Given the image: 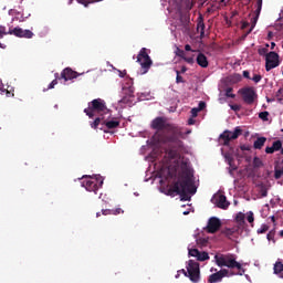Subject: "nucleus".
Masks as SVG:
<instances>
[{"label":"nucleus","mask_w":283,"mask_h":283,"mask_svg":"<svg viewBox=\"0 0 283 283\" xmlns=\"http://www.w3.org/2000/svg\"><path fill=\"white\" fill-rule=\"evenodd\" d=\"M59 80H61V77L59 76V73H55V78L49 84L46 90H54V86L59 85Z\"/></svg>","instance_id":"23"},{"label":"nucleus","mask_w":283,"mask_h":283,"mask_svg":"<svg viewBox=\"0 0 283 283\" xmlns=\"http://www.w3.org/2000/svg\"><path fill=\"white\" fill-rule=\"evenodd\" d=\"M224 277H231L228 269H221L220 271L210 274L208 277V283H219L222 282Z\"/></svg>","instance_id":"12"},{"label":"nucleus","mask_w":283,"mask_h":283,"mask_svg":"<svg viewBox=\"0 0 283 283\" xmlns=\"http://www.w3.org/2000/svg\"><path fill=\"white\" fill-rule=\"evenodd\" d=\"M197 30H198V32H200L201 36H205V22L203 21L198 22Z\"/></svg>","instance_id":"27"},{"label":"nucleus","mask_w":283,"mask_h":283,"mask_svg":"<svg viewBox=\"0 0 283 283\" xmlns=\"http://www.w3.org/2000/svg\"><path fill=\"white\" fill-rule=\"evenodd\" d=\"M80 3H82V6H84L85 8H87V6H90V3L87 0H80Z\"/></svg>","instance_id":"56"},{"label":"nucleus","mask_w":283,"mask_h":283,"mask_svg":"<svg viewBox=\"0 0 283 283\" xmlns=\"http://www.w3.org/2000/svg\"><path fill=\"white\" fill-rule=\"evenodd\" d=\"M221 233L226 235V238H231V235H233L235 231L231 228H226L224 230L221 231Z\"/></svg>","instance_id":"26"},{"label":"nucleus","mask_w":283,"mask_h":283,"mask_svg":"<svg viewBox=\"0 0 283 283\" xmlns=\"http://www.w3.org/2000/svg\"><path fill=\"white\" fill-rule=\"evenodd\" d=\"M9 34L18 36L19 39H32V36H34V33L32 31L23 30L20 27H15L14 29L9 30Z\"/></svg>","instance_id":"14"},{"label":"nucleus","mask_w":283,"mask_h":283,"mask_svg":"<svg viewBox=\"0 0 283 283\" xmlns=\"http://www.w3.org/2000/svg\"><path fill=\"white\" fill-rule=\"evenodd\" d=\"M232 92H233V88L228 87L227 91H226V96L228 98H235V94H233Z\"/></svg>","instance_id":"38"},{"label":"nucleus","mask_w":283,"mask_h":283,"mask_svg":"<svg viewBox=\"0 0 283 283\" xmlns=\"http://www.w3.org/2000/svg\"><path fill=\"white\" fill-rule=\"evenodd\" d=\"M169 193H177L180 196V200L187 202L191 200V196H193L197 191L196 186L193 185V174L191 170L184 169L179 174L178 180L169 188Z\"/></svg>","instance_id":"2"},{"label":"nucleus","mask_w":283,"mask_h":283,"mask_svg":"<svg viewBox=\"0 0 283 283\" xmlns=\"http://www.w3.org/2000/svg\"><path fill=\"white\" fill-rule=\"evenodd\" d=\"M239 94H241L243 102L247 105H253V103H255V99L258 98V93H255V88L251 86L241 88L239 91Z\"/></svg>","instance_id":"9"},{"label":"nucleus","mask_w":283,"mask_h":283,"mask_svg":"<svg viewBox=\"0 0 283 283\" xmlns=\"http://www.w3.org/2000/svg\"><path fill=\"white\" fill-rule=\"evenodd\" d=\"M105 125L107 129H116L120 127V119L118 117L105 118L104 115L96 117L95 120L91 124L92 129H98V125Z\"/></svg>","instance_id":"6"},{"label":"nucleus","mask_w":283,"mask_h":283,"mask_svg":"<svg viewBox=\"0 0 283 283\" xmlns=\"http://www.w3.org/2000/svg\"><path fill=\"white\" fill-rule=\"evenodd\" d=\"M137 63L142 66V74H147L154 63L146 48H142L137 55Z\"/></svg>","instance_id":"7"},{"label":"nucleus","mask_w":283,"mask_h":283,"mask_svg":"<svg viewBox=\"0 0 283 283\" xmlns=\"http://www.w3.org/2000/svg\"><path fill=\"white\" fill-rule=\"evenodd\" d=\"M120 213H125L122 208L112 209V216H120Z\"/></svg>","instance_id":"40"},{"label":"nucleus","mask_w":283,"mask_h":283,"mask_svg":"<svg viewBox=\"0 0 283 283\" xmlns=\"http://www.w3.org/2000/svg\"><path fill=\"white\" fill-rule=\"evenodd\" d=\"M184 61H186V63H189V65H193L195 63L193 56L186 55V57H184Z\"/></svg>","instance_id":"43"},{"label":"nucleus","mask_w":283,"mask_h":283,"mask_svg":"<svg viewBox=\"0 0 283 283\" xmlns=\"http://www.w3.org/2000/svg\"><path fill=\"white\" fill-rule=\"evenodd\" d=\"M228 163L230 165L229 174H230V176H233V171H235L238 169V167L235 165H233V159L232 158L228 159Z\"/></svg>","instance_id":"29"},{"label":"nucleus","mask_w":283,"mask_h":283,"mask_svg":"<svg viewBox=\"0 0 283 283\" xmlns=\"http://www.w3.org/2000/svg\"><path fill=\"white\" fill-rule=\"evenodd\" d=\"M260 195H261V198H266V196H269V190L266 189L265 186H261Z\"/></svg>","instance_id":"36"},{"label":"nucleus","mask_w":283,"mask_h":283,"mask_svg":"<svg viewBox=\"0 0 283 283\" xmlns=\"http://www.w3.org/2000/svg\"><path fill=\"white\" fill-rule=\"evenodd\" d=\"M222 227V221L218 219V217H211L208 220V224L206 227L207 233H218L220 231V228Z\"/></svg>","instance_id":"13"},{"label":"nucleus","mask_w":283,"mask_h":283,"mask_svg":"<svg viewBox=\"0 0 283 283\" xmlns=\"http://www.w3.org/2000/svg\"><path fill=\"white\" fill-rule=\"evenodd\" d=\"M265 154H275V150H274L273 146L272 147H266L265 148Z\"/></svg>","instance_id":"50"},{"label":"nucleus","mask_w":283,"mask_h":283,"mask_svg":"<svg viewBox=\"0 0 283 283\" xmlns=\"http://www.w3.org/2000/svg\"><path fill=\"white\" fill-rule=\"evenodd\" d=\"M283 271V263L282 261H276L274 264V273L275 275H279V273H282Z\"/></svg>","instance_id":"21"},{"label":"nucleus","mask_w":283,"mask_h":283,"mask_svg":"<svg viewBox=\"0 0 283 283\" xmlns=\"http://www.w3.org/2000/svg\"><path fill=\"white\" fill-rule=\"evenodd\" d=\"M268 52H269V49H266V48L259 49L260 56H264V54L266 56L269 54Z\"/></svg>","instance_id":"45"},{"label":"nucleus","mask_w":283,"mask_h":283,"mask_svg":"<svg viewBox=\"0 0 283 283\" xmlns=\"http://www.w3.org/2000/svg\"><path fill=\"white\" fill-rule=\"evenodd\" d=\"M260 12H262V8L256 7V9L254 11V15L250 19L251 28L248 31V34H251V32H253V29L255 28V25H258V19H260Z\"/></svg>","instance_id":"16"},{"label":"nucleus","mask_w":283,"mask_h":283,"mask_svg":"<svg viewBox=\"0 0 283 283\" xmlns=\"http://www.w3.org/2000/svg\"><path fill=\"white\" fill-rule=\"evenodd\" d=\"M268 36H269V39H271V38L273 36V32L270 31V32L268 33Z\"/></svg>","instance_id":"62"},{"label":"nucleus","mask_w":283,"mask_h":283,"mask_svg":"<svg viewBox=\"0 0 283 283\" xmlns=\"http://www.w3.org/2000/svg\"><path fill=\"white\" fill-rule=\"evenodd\" d=\"M0 34L8 35V34H10V31H9V32L6 31V27H1V25H0Z\"/></svg>","instance_id":"52"},{"label":"nucleus","mask_w":283,"mask_h":283,"mask_svg":"<svg viewBox=\"0 0 283 283\" xmlns=\"http://www.w3.org/2000/svg\"><path fill=\"white\" fill-rule=\"evenodd\" d=\"M251 81H253L255 83H260V81H262V75L254 74L253 77L251 78Z\"/></svg>","instance_id":"44"},{"label":"nucleus","mask_w":283,"mask_h":283,"mask_svg":"<svg viewBox=\"0 0 283 283\" xmlns=\"http://www.w3.org/2000/svg\"><path fill=\"white\" fill-rule=\"evenodd\" d=\"M61 78H63L65 83H67V81H72L73 78H78V73L76 71H73L70 67H66L62 71L60 75V80Z\"/></svg>","instance_id":"15"},{"label":"nucleus","mask_w":283,"mask_h":283,"mask_svg":"<svg viewBox=\"0 0 283 283\" xmlns=\"http://www.w3.org/2000/svg\"><path fill=\"white\" fill-rule=\"evenodd\" d=\"M280 65V55L275 52H270L265 55V70L266 72H271V70H275Z\"/></svg>","instance_id":"11"},{"label":"nucleus","mask_w":283,"mask_h":283,"mask_svg":"<svg viewBox=\"0 0 283 283\" xmlns=\"http://www.w3.org/2000/svg\"><path fill=\"white\" fill-rule=\"evenodd\" d=\"M84 113L88 118H92L95 114H101V116L103 114H109V109H107L105 99L96 98L88 103V107L84 109Z\"/></svg>","instance_id":"5"},{"label":"nucleus","mask_w":283,"mask_h":283,"mask_svg":"<svg viewBox=\"0 0 283 283\" xmlns=\"http://www.w3.org/2000/svg\"><path fill=\"white\" fill-rule=\"evenodd\" d=\"M214 262L220 269H223V266H227V269H238L239 272L237 275H242L244 273L242 263L238 262V256H235V254H216Z\"/></svg>","instance_id":"3"},{"label":"nucleus","mask_w":283,"mask_h":283,"mask_svg":"<svg viewBox=\"0 0 283 283\" xmlns=\"http://www.w3.org/2000/svg\"><path fill=\"white\" fill-rule=\"evenodd\" d=\"M249 25H250L249 22L243 21L241 28H242V30H247V28H249Z\"/></svg>","instance_id":"55"},{"label":"nucleus","mask_w":283,"mask_h":283,"mask_svg":"<svg viewBox=\"0 0 283 283\" xmlns=\"http://www.w3.org/2000/svg\"><path fill=\"white\" fill-rule=\"evenodd\" d=\"M244 218H247V214H244L243 212L237 213L235 222L237 224H239V227H244V224H247V221H244Z\"/></svg>","instance_id":"20"},{"label":"nucleus","mask_w":283,"mask_h":283,"mask_svg":"<svg viewBox=\"0 0 283 283\" xmlns=\"http://www.w3.org/2000/svg\"><path fill=\"white\" fill-rule=\"evenodd\" d=\"M262 159H260L259 157H254L253 158V167H255L256 169H260V167H262Z\"/></svg>","instance_id":"32"},{"label":"nucleus","mask_w":283,"mask_h":283,"mask_svg":"<svg viewBox=\"0 0 283 283\" xmlns=\"http://www.w3.org/2000/svg\"><path fill=\"white\" fill-rule=\"evenodd\" d=\"M176 83H185V80L180 76V71H176Z\"/></svg>","instance_id":"42"},{"label":"nucleus","mask_w":283,"mask_h":283,"mask_svg":"<svg viewBox=\"0 0 283 283\" xmlns=\"http://www.w3.org/2000/svg\"><path fill=\"white\" fill-rule=\"evenodd\" d=\"M177 56H180V59H184V60H185V57H186L187 55L185 54V51L178 50Z\"/></svg>","instance_id":"51"},{"label":"nucleus","mask_w":283,"mask_h":283,"mask_svg":"<svg viewBox=\"0 0 283 283\" xmlns=\"http://www.w3.org/2000/svg\"><path fill=\"white\" fill-rule=\"evenodd\" d=\"M199 112H200V109H198L197 107L192 108L190 111L192 118H196L198 116Z\"/></svg>","instance_id":"46"},{"label":"nucleus","mask_w":283,"mask_h":283,"mask_svg":"<svg viewBox=\"0 0 283 283\" xmlns=\"http://www.w3.org/2000/svg\"><path fill=\"white\" fill-rule=\"evenodd\" d=\"M242 136V129L240 127H235L234 132L224 130L220 137L219 140L224 145V147H229V144L231 140L238 139V137Z\"/></svg>","instance_id":"8"},{"label":"nucleus","mask_w":283,"mask_h":283,"mask_svg":"<svg viewBox=\"0 0 283 283\" xmlns=\"http://www.w3.org/2000/svg\"><path fill=\"white\" fill-rule=\"evenodd\" d=\"M266 240L269 242H273L275 244V230H271L268 234H266Z\"/></svg>","instance_id":"28"},{"label":"nucleus","mask_w":283,"mask_h":283,"mask_svg":"<svg viewBox=\"0 0 283 283\" xmlns=\"http://www.w3.org/2000/svg\"><path fill=\"white\" fill-rule=\"evenodd\" d=\"M0 92H1V94H6L8 96V98H10V96H14V93L3 88V84H0Z\"/></svg>","instance_id":"33"},{"label":"nucleus","mask_w":283,"mask_h":283,"mask_svg":"<svg viewBox=\"0 0 283 283\" xmlns=\"http://www.w3.org/2000/svg\"><path fill=\"white\" fill-rule=\"evenodd\" d=\"M186 269L187 270L181 269L177 271V274L175 275L176 280H178V277H180V273H182L185 277H189L190 282H200V263L195 260H189Z\"/></svg>","instance_id":"4"},{"label":"nucleus","mask_w":283,"mask_h":283,"mask_svg":"<svg viewBox=\"0 0 283 283\" xmlns=\"http://www.w3.org/2000/svg\"><path fill=\"white\" fill-rule=\"evenodd\" d=\"M282 176H283V167H281V168L275 167V169H274L275 180H280V178H282Z\"/></svg>","instance_id":"24"},{"label":"nucleus","mask_w":283,"mask_h":283,"mask_svg":"<svg viewBox=\"0 0 283 283\" xmlns=\"http://www.w3.org/2000/svg\"><path fill=\"white\" fill-rule=\"evenodd\" d=\"M244 78H251V73L249 71H243Z\"/></svg>","instance_id":"54"},{"label":"nucleus","mask_w":283,"mask_h":283,"mask_svg":"<svg viewBox=\"0 0 283 283\" xmlns=\"http://www.w3.org/2000/svg\"><path fill=\"white\" fill-rule=\"evenodd\" d=\"M275 49V42H271V50Z\"/></svg>","instance_id":"61"},{"label":"nucleus","mask_w":283,"mask_h":283,"mask_svg":"<svg viewBox=\"0 0 283 283\" xmlns=\"http://www.w3.org/2000/svg\"><path fill=\"white\" fill-rule=\"evenodd\" d=\"M179 72H180V74H185V72H187V66H182Z\"/></svg>","instance_id":"59"},{"label":"nucleus","mask_w":283,"mask_h":283,"mask_svg":"<svg viewBox=\"0 0 283 283\" xmlns=\"http://www.w3.org/2000/svg\"><path fill=\"white\" fill-rule=\"evenodd\" d=\"M256 8H262V0L256 1Z\"/></svg>","instance_id":"60"},{"label":"nucleus","mask_w":283,"mask_h":283,"mask_svg":"<svg viewBox=\"0 0 283 283\" xmlns=\"http://www.w3.org/2000/svg\"><path fill=\"white\" fill-rule=\"evenodd\" d=\"M266 143V137H258L253 144L254 149H262Z\"/></svg>","instance_id":"19"},{"label":"nucleus","mask_w":283,"mask_h":283,"mask_svg":"<svg viewBox=\"0 0 283 283\" xmlns=\"http://www.w3.org/2000/svg\"><path fill=\"white\" fill-rule=\"evenodd\" d=\"M266 231H269V226L262 224L261 228L256 230V233L260 235L262 233H266Z\"/></svg>","instance_id":"35"},{"label":"nucleus","mask_w":283,"mask_h":283,"mask_svg":"<svg viewBox=\"0 0 283 283\" xmlns=\"http://www.w3.org/2000/svg\"><path fill=\"white\" fill-rule=\"evenodd\" d=\"M197 244H198V247H207V244H209V239L208 238H199V239H197Z\"/></svg>","instance_id":"25"},{"label":"nucleus","mask_w":283,"mask_h":283,"mask_svg":"<svg viewBox=\"0 0 283 283\" xmlns=\"http://www.w3.org/2000/svg\"><path fill=\"white\" fill-rule=\"evenodd\" d=\"M126 75H127V71H119L120 78H125Z\"/></svg>","instance_id":"57"},{"label":"nucleus","mask_w":283,"mask_h":283,"mask_svg":"<svg viewBox=\"0 0 283 283\" xmlns=\"http://www.w3.org/2000/svg\"><path fill=\"white\" fill-rule=\"evenodd\" d=\"M275 97H276L277 103H281V104L283 103V87L280 88V90L276 92Z\"/></svg>","instance_id":"30"},{"label":"nucleus","mask_w":283,"mask_h":283,"mask_svg":"<svg viewBox=\"0 0 283 283\" xmlns=\"http://www.w3.org/2000/svg\"><path fill=\"white\" fill-rule=\"evenodd\" d=\"M205 107H207V103L206 102H199V105H198V109H199V112H202V109H205Z\"/></svg>","instance_id":"47"},{"label":"nucleus","mask_w":283,"mask_h":283,"mask_svg":"<svg viewBox=\"0 0 283 283\" xmlns=\"http://www.w3.org/2000/svg\"><path fill=\"white\" fill-rule=\"evenodd\" d=\"M151 128L157 130L155 138L158 143L170 144L166 149V156L170 160L179 158L180 151L185 149V144L180 140L185 136L182 129L167 123L165 117H156L151 122Z\"/></svg>","instance_id":"1"},{"label":"nucleus","mask_w":283,"mask_h":283,"mask_svg":"<svg viewBox=\"0 0 283 283\" xmlns=\"http://www.w3.org/2000/svg\"><path fill=\"white\" fill-rule=\"evenodd\" d=\"M198 262H206V260H209V253L208 252H200L197 256Z\"/></svg>","instance_id":"22"},{"label":"nucleus","mask_w":283,"mask_h":283,"mask_svg":"<svg viewBox=\"0 0 283 283\" xmlns=\"http://www.w3.org/2000/svg\"><path fill=\"white\" fill-rule=\"evenodd\" d=\"M274 30H276V32H281V34H283V23H275L274 24Z\"/></svg>","instance_id":"41"},{"label":"nucleus","mask_w":283,"mask_h":283,"mask_svg":"<svg viewBox=\"0 0 283 283\" xmlns=\"http://www.w3.org/2000/svg\"><path fill=\"white\" fill-rule=\"evenodd\" d=\"M247 220L250 224H253V222H255V217H253V211H249L247 213Z\"/></svg>","instance_id":"34"},{"label":"nucleus","mask_w":283,"mask_h":283,"mask_svg":"<svg viewBox=\"0 0 283 283\" xmlns=\"http://www.w3.org/2000/svg\"><path fill=\"white\" fill-rule=\"evenodd\" d=\"M197 64L200 67H209V60L207 59V55H205L203 53H199L197 55Z\"/></svg>","instance_id":"18"},{"label":"nucleus","mask_w":283,"mask_h":283,"mask_svg":"<svg viewBox=\"0 0 283 283\" xmlns=\"http://www.w3.org/2000/svg\"><path fill=\"white\" fill-rule=\"evenodd\" d=\"M185 50H186V52H191V45L186 44V45H185Z\"/></svg>","instance_id":"58"},{"label":"nucleus","mask_w":283,"mask_h":283,"mask_svg":"<svg viewBox=\"0 0 283 283\" xmlns=\"http://www.w3.org/2000/svg\"><path fill=\"white\" fill-rule=\"evenodd\" d=\"M230 108H231L233 112H240L241 106L238 105V104H232V105H230Z\"/></svg>","instance_id":"48"},{"label":"nucleus","mask_w":283,"mask_h":283,"mask_svg":"<svg viewBox=\"0 0 283 283\" xmlns=\"http://www.w3.org/2000/svg\"><path fill=\"white\" fill-rule=\"evenodd\" d=\"M102 216H112V209H103Z\"/></svg>","instance_id":"49"},{"label":"nucleus","mask_w":283,"mask_h":283,"mask_svg":"<svg viewBox=\"0 0 283 283\" xmlns=\"http://www.w3.org/2000/svg\"><path fill=\"white\" fill-rule=\"evenodd\" d=\"M188 253L191 258H198V255H200V251L198 249H190Z\"/></svg>","instance_id":"37"},{"label":"nucleus","mask_w":283,"mask_h":283,"mask_svg":"<svg viewBox=\"0 0 283 283\" xmlns=\"http://www.w3.org/2000/svg\"><path fill=\"white\" fill-rule=\"evenodd\" d=\"M279 234L281 238H283V230H281Z\"/></svg>","instance_id":"64"},{"label":"nucleus","mask_w":283,"mask_h":283,"mask_svg":"<svg viewBox=\"0 0 283 283\" xmlns=\"http://www.w3.org/2000/svg\"><path fill=\"white\" fill-rule=\"evenodd\" d=\"M4 36H6L4 33H0V39H3ZM0 48H1V50H6V44L0 42Z\"/></svg>","instance_id":"53"},{"label":"nucleus","mask_w":283,"mask_h":283,"mask_svg":"<svg viewBox=\"0 0 283 283\" xmlns=\"http://www.w3.org/2000/svg\"><path fill=\"white\" fill-rule=\"evenodd\" d=\"M281 14H282V17H280V18L277 19V21H280L281 19H283V11H281Z\"/></svg>","instance_id":"63"},{"label":"nucleus","mask_w":283,"mask_h":283,"mask_svg":"<svg viewBox=\"0 0 283 283\" xmlns=\"http://www.w3.org/2000/svg\"><path fill=\"white\" fill-rule=\"evenodd\" d=\"M229 201H227V196L224 195H219L217 197V207L219 209H229Z\"/></svg>","instance_id":"17"},{"label":"nucleus","mask_w":283,"mask_h":283,"mask_svg":"<svg viewBox=\"0 0 283 283\" xmlns=\"http://www.w3.org/2000/svg\"><path fill=\"white\" fill-rule=\"evenodd\" d=\"M259 118H261V120H269V112H266V111L261 112L259 114Z\"/></svg>","instance_id":"39"},{"label":"nucleus","mask_w":283,"mask_h":283,"mask_svg":"<svg viewBox=\"0 0 283 283\" xmlns=\"http://www.w3.org/2000/svg\"><path fill=\"white\" fill-rule=\"evenodd\" d=\"M272 147H273L274 151H280V149H282V140L273 142Z\"/></svg>","instance_id":"31"},{"label":"nucleus","mask_w":283,"mask_h":283,"mask_svg":"<svg viewBox=\"0 0 283 283\" xmlns=\"http://www.w3.org/2000/svg\"><path fill=\"white\" fill-rule=\"evenodd\" d=\"M82 187H84L86 191H93V193H96V191H98V189L103 187V180L86 177L82 181Z\"/></svg>","instance_id":"10"}]
</instances>
